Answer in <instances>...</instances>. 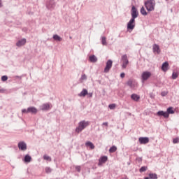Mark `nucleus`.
Returning <instances> with one entry per match:
<instances>
[{
  "label": "nucleus",
  "instance_id": "c9c22d12",
  "mask_svg": "<svg viewBox=\"0 0 179 179\" xmlns=\"http://www.w3.org/2000/svg\"><path fill=\"white\" fill-rule=\"evenodd\" d=\"M76 171H80V166H76Z\"/></svg>",
  "mask_w": 179,
  "mask_h": 179
},
{
  "label": "nucleus",
  "instance_id": "f3484780",
  "mask_svg": "<svg viewBox=\"0 0 179 179\" xmlns=\"http://www.w3.org/2000/svg\"><path fill=\"white\" fill-rule=\"evenodd\" d=\"M24 161L25 163H30L31 162V157L30 155H26Z\"/></svg>",
  "mask_w": 179,
  "mask_h": 179
},
{
  "label": "nucleus",
  "instance_id": "c85d7f7f",
  "mask_svg": "<svg viewBox=\"0 0 179 179\" xmlns=\"http://www.w3.org/2000/svg\"><path fill=\"white\" fill-rule=\"evenodd\" d=\"M108 107H109V108H110V110H114V108H115V107H116V105H115V103H112V104H110V105L108 106Z\"/></svg>",
  "mask_w": 179,
  "mask_h": 179
},
{
  "label": "nucleus",
  "instance_id": "aec40b11",
  "mask_svg": "<svg viewBox=\"0 0 179 179\" xmlns=\"http://www.w3.org/2000/svg\"><path fill=\"white\" fill-rule=\"evenodd\" d=\"M141 15H143V16H146L148 15V12H146V10H145V7H142L141 8Z\"/></svg>",
  "mask_w": 179,
  "mask_h": 179
},
{
  "label": "nucleus",
  "instance_id": "9b49d317",
  "mask_svg": "<svg viewBox=\"0 0 179 179\" xmlns=\"http://www.w3.org/2000/svg\"><path fill=\"white\" fill-rule=\"evenodd\" d=\"M23 113H31V114H37V108L34 107L28 108L27 110H24Z\"/></svg>",
  "mask_w": 179,
  "mask_h": 179
},
{
  "label": "nucleus",
  "instance_id": "7ed1b4c3",
  "mask_svg": "<svg viewBox=\"0 0 179 179\" xmlns=\"http://www.w3.org/2000/svg\"><path fill=\"white\" fill-rule=\"evenodd\" d=\"M90 124V122L85 120L80 122L78 127L76 129V132H78V134H79V132H82V131H83L86 127H89Z\"/></svg>",
  "mask_w": 179,
  "mask_h": 179
},
{
  "label": "nucleus",
  "instance_id": "f704fd0d",
  "mask_svg": "<svg viewBox=\"0 0 179 179\" xmlns=\"http://www.w3.org/2000/svg\"><path fill=\"white\" fill-rule=\"evenodd\" d=\"M45 172L46 173H51V169L50 168H45Z\"/></svg>",
  "mask_w": 179,
  "mask_h": 179
},
{
  "label": "nucleus",
  "instance_id": "6e6552de",
  "mask_svg": "<svg viewBox=\"0 0 179 179\" xmlns=\"http://www.w3.org/2000/svg\"><path fill=\"white\" fill-rule=\"evenodd\" d=\"M138 10H136V8H135V6H133L131 8V19H136L138 17Z\"/></svg>",
  "mask_w": 179,
  "mask_h": 179
},
{
  "label": "nucleus",
  "instance_id": "412c9836",
  "mask_svg": "<svg viewBox=\"0 0 179 179\" xmlns=\"http://www.w3.org/2000/svg\"><path fill=\"white\" fill-rule=\"evenodd\" d=\"M53 38L56 41H62V38H61L59 36H58L57 34L53 36Z\"/></svg>",
  "mask_w": 179,
  "mask_h": 179
},
{
  "label": "nucleus",
  "instance_id": "39448f33",
  "mask_svg": "<svg viewBox=\"0 0 179 179\" xmlns=\"http://www.w3.org/2000/svg\"><path fill=\"white\" fill-rule=\"evenodd\" d=\"M122 69H125L128 66V64H129V61L128 60V56H127V55L122 56Z\"/></svg>",
  "mask_w": 179,
  "mask_h": 179
},
{
  "label": "nucleus",
  "instance_id": "393cba45",
  "mask_svg": "<svg viewBox=\"0 0 179 179\" xmlns=\"http://www.w3.org/2000/svg\"><path fill=\"white\" fill-rule=\"evenodd\" d=\"M148 170V166H142L140 169L139 171L140 173H143Z\"/></svg>",
  "mask_w": 179,
  "mask_h": 179
},
{
  "label": "nucleus",
  "instance_id": "423d86ee",
  "mask_svg": "<svg viewBox=\"0 0 179 179\" xmlns=\"http://www.w3.org/2000/svg\"><path fill=\"white\" fill-rule=\"evenodd\" d=\"M113 67V62L111 60H108L106 62V67L104 69L105 73H108L110 72V69Z\"/></svg>",
  "mask_w": 179,
  "mask_h": 179
},
{
  "label": "nucleus",
  "instance_id": "c03bdc74",
  "mask_svg": "<svg viewBox=\"0 0 179 179\" xmlns=\"http://www.w3.org/2000/svg\"><path fill=\"white\" fill-rule=\"evenodd\" d=\"M21 113L23 114V109L21 110Z\"/></svg>",
  "mask_w": 179,
  "mask_h": 179
},
{
  "label": "nucleus",
  "instance_id": "4c0bfd02",
  "mask_svg": "<svg viewBox=\"0 0 179 179\" xmlns=\"http://www.w3.org/2000/svg\"><path fill=\"white\" fill-rule=\"evenodd\" d=\"M27 149V147L25 143H23V150H26Z\"/></svg>",
  "mask_w": 179,
  "mask_h": 179
},
{
  "label": "nucleus",
  "instance_id": "0eeeda50",
  "mask_svg": "<svg viewBox=\"0 0 179 179\" xmlns=\"http://www.w3.org/2000/svg\"><path fill=\"white\" fill-rule=\"evenodd\" d=\"M134 29H135V20L131 18L127 23V29L134 30Z\"/></svg>",
  "mask_w": 179,
  "mask_h": 179
},
{
  "label": "nucleus",
  "instance_id": "20e7f679",
  "mask_svg": "<svg viewBox=\"0 0 179 179\" xmlns=\"http://www.w3.org/2000/svg\"><path fill=\"white\" fill-rule=\"evenodd\" d=\"M152 77V72L150 71H143L141 73V80L142 82H146L148 79Z\"/></svg>",
  "mask_w": 179,
  "mask_h": 179
},
{
  "label": "nucleus",
  "instance_id": "a19ab883",
  "mask_svg": "<svg viewBox=\"0 0 179 179\" xmlns=\"http://www.w3.org/2000/svg\"><path fill=\"white\" fill-rule=\"evenodd\" d=\"M0 8H2V3H1V0H0Z\"/></svg>",
  "mask_w": 179,
  "mask_h": 179
},
{
  "label": "nucleus",
  "instance_id": "1a4fd4ad",
  "mask_svg": "<svg viewBox=\"0 0 179 179\" xmlns=\"http://www.w3.org/2000/svg\"><path fill=\"white\" fill-rule=\"evenodd\" d=\"M138 141L141 145H146V143H149V138L148 137H140L138 138Z\"/></svg>",
  "mask_w": 179,
  "mask_h": 179
},
{
  "label": "nucleus",
  "instance_id": "2f4dec72",
  "mask_svg": "<svg viewBox=\"0 0 179 179\" xmlns=\"http://www.w3.org/2000/svg\"><path fill=\"white\" fill-rule=\"evenodd\" d=\"M173 143H179V138H175L173 139Z\"/></svg>",
  "mask_w": 179,
  "mask_h": 179
},
{
  "label": "nucleus",
  "instance_id": "a18cd8bd",
  "mask_svg": "<svg viewBox=\"0 0 179 179\" xmlns=\"http://www.w3.org/2000/svg\"><path fill=\"white\" fill-rule=\"evenodd\" d=\"M90 96L92 97V94H90Z\"/></svg>",
  "mask_w": 179,
  "mask_h": 179
},
{
  "label": "nucleus",
  "instance_id": "2eb2a0df",
  "mask_svg": "<svg viewBox=\"0 0 179 179\" xmlns=\"http://www.w3.org/2000/svg\"><path fill=\"white\" fill-rule=\"evenodd\" d=\"M131 99L132 100H134V101H139V99H141V96H139L138 94H131Z\"/></svg>",
  "mask_w": 179,
  "mask_h": 179
},
{
  "label": "nucleus",
  "instance_id": "c756f323",
  "mask_svg": "<svg viewBox=\"0 0 179 179\" xmlns=\"http://www.w3.org/2000/svg\"><path fill=\"white\" fill-rule=\"evenodd\" d=\"M1 80L2 82H6V80H8V76H1Z\"/></svg>",
  "mask_w": 179,
  "mask_h": 179
},
{
  "label": "nucleus",
  "instance_id": "5701e85b",
  "mask_svg": "<svg viewBox=\"0 0 179 179\" xmlns=\"http://www.w3.org/2000/svg\"><path fill=\"white\" fill-rule=\"evenodd\" d=\"M117 151V148L115 147V145L112 146L110 149H109V152L110 153H114V152Z\"/></svg>",
  "mask_w": 179,
  "mask_h": 179
},
{
  "label": "nucleus",
  "instance_id": "ea45409f",
  "mask_svg": "<svg viewBox=\"0 0 179 179\" xmlns=\"http://www.w3.org/2000/svg\"><path fill=\"white\" fill-rule=\"evenodd\" d=\"M4 92H5V90L3 89L0 88V93H3Z\"/></svg>",
  "mask_w": 179,
  "mask_h": 179
},
{
  "label": "nucleus",
  "instance_id": "a211bd4d",
  "mask_svg": "<svg viewBox=\"0 0 179 179\" xmlns=\"http://www.w3.org/2000/svg\"><path fill=\"white\" fill-rule=\"evenodd\" d=\"M90 62H97V57L94 55L90 56Z\"/></svg>",
  "mask_w": 179,
  "mask_h": 179
},
{
  "label": "nucleus",
  "instance_id": "cd10ccee",
  "mask_svg": "<svg viewBox=\"0 0 179 179\" xmlns=\"http://www.w3.org/2000/svg\"><path fill=\"white\" fill-rule=\"evenodd\" d=\"M44 160H47L48 162H51V158L48 155L43 156Z\"/></svg>",
  "mask_w": 179,
  "mask_h": 179
},
{
  "label": "nucleus",
  "instance_id": "37998d69",
  "mask_svg": "<svg viewBox=\"0 0 179 179\" xmlns=\"http://www.w3.org/2000/svg\"><path fill=\"white\" fill-rule=\"evenodd\" d=\"M23 42H24V43H26V39H23Z\"/></svg>",
  "mask_w": 179,
  "mask_h": 179
},
{
  "label": "nucleus",
  "instance_id": "79ce46f5",
  "mask_svg": "<svg viewBox=\"0 0 179 179\" xmlns=\"http://www.w3.org/2000/svg\"><path fill=\"white\" fill-rule=\"evenodd\" d=\"M144 179H150V177H145Z\"/></svg>",
  "mask_w": 179,
  "mask_h": 179
},
{
  "label": "nucleus",
  "instance_id": "ddd939ff",
  "mask_svg": "<svg viewBox=\"0 0 179 179\" xmlns=\"http://www.w3.org/2000/svg\"><path fill=\"white\" fill-rule=\"evenodd\" d=\"M50 103H44L41 106V110L45 111L46 110H50Z\"/></svg>",
  "mask_w": 179,
  "mask_h": 179
},
{
  "label": "nucleus",
  "instance_id": "4468645a",
  "mask_svg": "<svg viewBox=\"0 0 179 179\" xmlns=\"http://www.w3.org/2000/svg\"><path fill=\"white\" fill-rule=\"evenodd\" d=\"M153 51L157 54H160V47L157 44L153 45Z\"/></svg>",
  "mask_w": 179,
  "mask_h": 179
},
{
  "label": "nucleus",
  "instance_id": "9d476101",
  "mask_svg": "<svg viewBox=\"0 0 179 179\" xmlns=\"http://www.w3.org/2000/svg\"><path fill=\"white\" fill-rule=\"evenodd\" d=\"M108 160V157L107 156H103L101 157L99 160V164L98 166H103V164H104V163H106V162H107Z\"/></svg>",
  "mask_w": 179,
  "mask_h": 179
},
{
  "label": "nucleus",
  "instance_id": "a878e982",
  "mask_svg": "<svg viewBox=\"0 0 179 179\" xmlns=\"http://www.w3.org/2000/svg\"><path fill=\"white\" fill-rule=\"evenodd\" d=\"M178 78V72H173L172 74V79H176Z\"/></svg>",
  "mask_w": 179,
  "mask_h": 179
},
{
  "label": "nucleus",
  "instance_id": "b1692460",
  "mask_svg": "<svg viewBox=\"0 0 179 179\" xmlns=\"http://www.w3.org/2000/svg\"><path fill=\"white\" fill-rule=\"evenodd\" d=\"M22 45H23V39H21L16 43L17 47H22Z\"/></svg>",
  "mask_w": 179,
  "mask_h": 179
},
{
  "label": "nucleus",
  "instance_id": "e433bc0d",
  "mask_svg": "<svg viewBox=\"0 0 179 179\" xmlns=\"http://www.w3.org/2000/svg\"><path fill=\"white\" fill-rule=\"evenodd\" d=\"M120 77H121L122 78H125V73H122L120 74Z\"/></svg>",
  "mask_w": 179,
  "mask_h": 179
},
{
  "label": "nucleus",
  "instance_id": "f8f14e48",
  "mask_svg": "<svg viewBox=\"0 0 179 179\" xmlns=\"http://www.w3.org/2000/svg\"><path fill=\"white\" fill-rule=\"evenodd\" d=\"M162 70L164 72H167V71H169V62H165L164 63H163Z\"/></svg>",
  "mask_w": 179,
  "mask_h": 179
},
{
  "label": "nucleus",
  "instance_id": "58836bf2",
  "mask_svg": "<svg viewBox=\"0 0 179 179\" xmlns=\"http://www.w3.org/2000/svg\"><path fill=\"white\" fill-rule=\"evenodd\" d=\"M102 125H104L105 127H108V122H106L102 124Z\"/></svg>",
  "mask_w": 179,
  "mask_h": 179
},
{
  "label": "nucleus",
  "instance_id": "6ab92c4d",
  "mask_svg": "<svg viewBox=\"0 0 179 179\" xmlns=\"http://www.w3.org/2000/svg\"><path fill=\"white\" fill-rule=\"evenodd\" d=\"M85 146H90V149H94V145L93 144V143L90 142V141H87L85 143Z\"/></svg>",
  "mask_w": 179,
  "mask_h": 179
},
{
  "label": "nucleus",
  "instance_id": "f03ea898",
  "mask_svg": "<svg viewBox=\"0 0 179 179\" xmlns=\"http://www.w3.org/2000/svg\"><path fill=\"white\" fill-rule=\"evenodd\" d=\"M145 6L148 12H152L155 10L156 1L155 0H148L145 2Z\"/></svg>",
  "mask_w": 179,
  "mask_h": 179
},
{
  "label": "nucleus",
  "instance_id": "7c9ffc66",
  "mask_svg": "<svg viewBox=\"0 0 179 179\" xmlns=\"http://www.w3.org/2000/svg\"><path fill=\"white\" fill-rule=\"evenodd\" d=\"M102 44H103V45H107L106 39V37H104V36L102 37Z\"/></svg>",
  "mask_w": 179,
  "mask_h": 179
},
{
  "label": "nucleus",
  "instance_id": "473e14b6",
  "mask_svg": "<svg viewBox=\"0 0 179 179\" xmlns=\"http://www.w3.org/2000/svg\"><path fill=\"white\" fill-rule=\"evenodd\" d=\"M133 82L132 80H129L127 83L128 86H130V87H134V85H132Z\"/></svg>",
  "mask_w": 179,
  "mask_h": 179
},
{
  "label": "nucleus",
  "instance_id": "dca6fc26",
  "mask_svg": "<svg viewBox=\"0 0 179 179\" xmlns=\"http://www.w3.org/2000/svg\"><path fill=\"white\" fill-rule=\"evenodd\" d=\"M87 94V90L83 89V91L78 94L80 97H85Z\"/></svg>",
  "mask_w": 179,
  "mask_h": 179
},
{
  "label": "nucleus",
  "instance_id": "72a5a7b5",
  "mask_svg": "<svg viewBox=\"0 0 179 179\" xmlns=\"http://www.w3.org/2000/svg\"><path fill=\"white\" fill-rule=\"evenodd\" d=\"M87 79V77L83 74L82 76H81V80H86Z\"/></svg>",
  "mask_w": 179,
  "mask_h": 179
},
{
  "label": "nucleus",
  "instance_id": "f257e3e1",
  "mask_svg": "<svg viewBox=\"0 0 179 179\" xmlns=\"http://www.w3.org/2000/svg\"><path fill=\"white\" fill-rule=\"evenodd\" d=\"M169 114H174V110H173V107L168 108L166 112L163 110L158 111L157 115L159 117H164V118H169Z\"/></svg>",
  "mask_w": 179,
  "mask_h": 179
},
{
  "label": "nucleus",
  "instance_id": "bb28decb",
  "mask_svg": "<svg viewBox=\"0 0 179 179\" xmlns=\"http://www.w3.org/2000/svg\"><path fill=\"white\" fill-rule=\"evenodd\" d=\"M18 148H19L20 150H23V141H20L18 143Z\"/></svg>",
  "mask_w": 179,
  "mask_h": 179
},
{
  "label": "nucleus",
  "instance_id": "4be33fe9",
  "mask_svg": "<svg viewBox=\"0 0 179 179\" xmlns=\"http://www.w3.org/2000/svg\"><path fill=\"white\" fill-rule=\"evenodd\" d=\"M148 176L150 179H157V174L156 173H149Z\"/></svg>",
  "mask_w": 179,
  "mask_h": 179
}]
</instances>
